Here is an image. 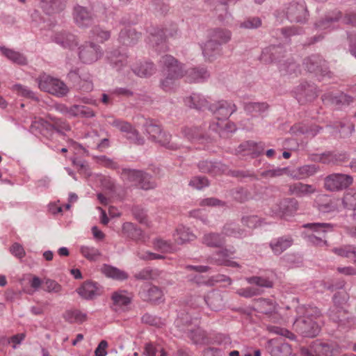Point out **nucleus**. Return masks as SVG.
Here are the masks:
<instances>
[{
    "instance_id": "obj_7",
    "label": "nucleus",
    "mask_w": 356,
    "mask_h": 356,
    "mask_svg": "<svg viewBox=\"0 0 356 356\" xmlns=\"http://www.w3.org/2000/svg\"><path fill=\"white\" fill-rule=\"evenodd\" d=\"M334 305L329 309L330 318L334 322L345 323L348 319V314L344 305L346 302V296L339 293L333 298Z\"/></svg>"
},
{
    "instance_id": "obj_6",
    "label": "nucleus",
    "mask_w": 356,
    "mask_h": 356,
    "mask_svg": "<svg viewBox=\"0 0 356 356\" xmlns=\"http://www.w3.org/2000/svg\"><path fill=\"white\" fill-rule=\"evenodd\" d=\"M353 183L352 176L346 174L333 173L325 178L324 186L329 191H339L347 188Z\"/></svg>"
},
{
    "instance_id": "obj_40",
    "label": "nucleus",
    "mask_w": 356,
    "mask_h": 356,
    "mask_svg": "<svg viewBox=\"0 0 356 356\" xmlns=\"http://www.w3.org/2000/svg\"><path fill=\"white\" fill-rule=\"evenodd\" d=\"M210 37L216 40L218 43L221 44L228 42L232 38V33L230 31L227 29H216L212 31Z\"/></svg>"
},
{
    "instance_id": "obj_16",
    "label": "nucleus",
    "mask_w": 356,
    "mask_h": 356,
    "mask_svg": "<svg viewBox=\"0 0 356 356\" xmlns=\"http://www.w3.org/2000/svg\"><path fill=\"white\" fill-rule=\"evenodd\" d=\"M140 38V33L136 31L134 28L127 26L120 31L118 41L123 45L131 46L135 44Z\"/></svg>"
},
{
    "instance_id": "obj_19",
    "label": "nucleus",
    "mask_w": 356,
    "mask_h": 356,
    "mask_svg": "<svg viewBox=\"0 0 356 356\" xmlns=\"http://www.w3.org/2000/svg\"><path fill=\"white\" fill-rule=\"evenodd\" d=\"M76 291L81 297L86 300L92 299L99 295L96 284L91 282H84Z\"/></svg>"
},
{
    "instance_id": "obj_61",
    "label": "nucleus",
    "mask_w": 356,
    "mask_h": 356,
    "mask_svg": "<svg viewBox=\"0 0 356 356\" xmlns=\"http://www.w3.org/2000/svg\"><path fill=\"white\" fill-rule=\"evenodd\" d=\"M267 330L271 333L284 336L291 339H295L294 334L284 328L277 326H268Z\"/></svg>"
},
{
    "instance_id": "obj_2",
    "label": "nucleus",
    "mask_w": 356,
    "mask_h": 356,
    "mask_svg": "<svg viewBox=\"0 0 356 356\" xmlns=\"http://www.w3.org/2000/svg\"><path fill=\"white\" fill-rule=\"evenodd\" d=\"M307 229V241L316 246H327L326 233L332 232L333 225L330 223H307L303 225Z\"/></svg>"
},
{
    "instance_id": "obj_18",
    "label": "nucleus",
    "mask_w": 356,
    "mask_h": 356,
    "mask_svg": "<svg viewBox=\"0 0 356 356\" xmlns=\"http://www.w3.org/2000/svg\"><path fill=\"white\" fill-rule=\"evenodd\" d=\"M293 243V241L291 237L282 236L271 241L269 246L275 255H280L290 248Z\"/></svg>"
},
{
    "instance_id": "obj_49",
    "label": "nucleus",
    "mask_w": 356,
    "mask_h": 356,
    "mask_svg": "<svg viewBox=\"0 0 356 356\" xmlns=\"http://www.w3.org/2000/svg\"><path fill=\"white\" fill-rule=\"evenodd\" d=\"M11 89L13 91L17 92L18 95L34 99L35 101L39 100L38 98L35 96V93L26 86H22L21 84H15L12 86Z\"/></svg>"
},
{
    "instance_id": "obj_13",
    "label": "nucleus",
    "mask_w": 356,
    "mask_h": 356,
    "mask_svg": "<svg viewBox=\"0 0 356 356\" xmlns=\"http://www.w3.org/2000/svg\"><path fill=\"white\" fill-rule=\"evenodd\" d=\"M286 15L291 21L297 22L305 21L307 16V11L305 3H291L286 9Z\"/></svg>"
},
{
    "instance_id": "obj_20",
    "label": "nucleus",
    "mask_w": 356,
    "mask_h": 356,
    "mask_svg": "<svg viewBox=\"0 0 356 356\" xmlns=\"http://www.w3.org/2000/svg\"><path fill=\"white\" fill-rule=\"evenodd\" d=\"M140 294L145 300L152 302L156 303L163 300V292L156 286H150L147 289H143Z\"/></svg>"
},
{
    "instance_id": "obj_5",
    "label": "nucleus",
    "mask_w": 356,
    "mask_h": 356,
    "mask_svg": "<svg viewBox=\"0 0 356 356\" xmlns=\"http://www.w3.org/2000/svg\"><path fill=\"white\" fill-rule=\"evenodd\" d=\"M162 75L181 78L184 76V65L170 55H165L159 60Z\"/></svg>"
},
{
    "instance_id": "obj_29",
    "label": "nucleus",
    "mask_w": 356,
    "mask_h": 356,
    "mask_svg": "<svg viewBox=\"0 0 356 356\" xmlns=\"http://www.w3.org/2000/svg\"><path fill=\"white\" fill-rule=\"evenodd\" d=\"M184 102L188 106L197 109L209 107L207 100L200 94L193 93L187 97Z\"/></svg>"
},
{
    "instance_id": "obj_10",
    "label": "nucleus",
    "mask_w": 356,
    "mask_h": 356,
    "mask_svg": "<svg viewBox=\"0 0 356 356\" xmlns=\"http://www.w3.org/2000/svg\"><path fill=\"white\" fill-rule=\"evenodd\" d=\"M209 108L216 115L218 119H227L236 111L235 104L225 100H220L211 104Z\"/></svg>"
},
{
    "instance_id": "obj_14",
    "label": "nucleus",
    "mask_w": 356,
    "mask_h": 356,
    "mask_svg": "<svg viewBox=\"0 0 356 356\" xmlns=\"http://www.w3.org/2000/svg\"><path fill=\"white\" fill-rule=\"evenodd\" d=\"M303 65L310 72L324 74L326 72L325 61L318 55H312L307 58Z\"/></svg>"
},
{
    "instance_id": "obj_22",
    "label": "nucleus",
    "mask_w": 356,
    "mask_h": 356,
    "mask_svg": "<svg viewBox=\"0 0 356 356\" xmlns=\"http://www.w3.org/2000/svg\"><path fill=\"white\" fill-rule=\"evenodd\" d=\"M108 60L111 65L117 71H120L127 64V56L121 54L118 50H114L109 53Z\"/></svg>"
},
{
    "instance_id": "obj_11",
    "label": "nucleus",
    "mask_w": 356,
    "mask_h": 356,
    "mask_svg": "<svg viewBox=\"0 0 356 356\" xmlns=\"http://www.w3.org/2000/svg\"><path fill=\"white\" fill-rule=\"evenodd\" d=\"M74 19L76 24L81 28L90 26L94 19V15L86 7L76 6L74 8Z\"/></svg>"
},
{
    "instance_id": "obj_35",
    "label": "nucleus",
    "mask_w": 356,
    "mask_h": 356,
    "mask_svg": "<svg viewBox=\"0 0 356 356\" xmlns=\"http://www.w3.org/2000/svg\"><path fill=\"white\" fill-rule=\"evenodd\" d=\"M341 203L344 209H356V188H352L344 193Z\"/></svg>"
},
{
    "instance_id": "obj_55",
    "label": "nucleus",
    "mask_w": 356,
    "mask_h": 356,
    "mask_svg": "<svg viewBox=\"0 0 356 356\" xmlns=\"http://www.w3.org/2000/svg\"><path fill=\"white\" fill-rule=\"evenodd\" d=\"M261 26V20L258 17H249L240 23V28L245 29H257Z\"/></svg>"
},
{
    "instance_id": "obj_58",
    "label": "nucleus",
    "mask_w": 356,
    "mask_h": 356,
    "mask_svg": "<svg viewBox=\"0 0 356 356\" xmlns=\"http://www.w3.org/2000/svg\"><path fill=\"white\" fill-rule=\"evenodd\" d=\"M44 284L46 287L45 291L48 293H58L63 289L62 286L54 280L45 278Z\"/></svg>"
},
{
    "instance_id": "obj_57",
    "label": "nucleus",
    "mask_w": 356,
    "mask_h": 356,
    "mask_svg": "<svg viewBox=\"0 0 356 356\" xmlns=\"http://www.w3.org/2000/svg\"><path fill=\"white\" fill-rule=\"evenodd\" d=\"M170 138L171 136L170 134L163 131L161 134V136H158L155 141L168 149H177L178 146L176 144L174 143H170Z\"/></svg>"
},
{
    "instance_id": "obj_47",
    "label": "nucleus",
    "mask_w": 356,
    "mask_h": 356,
    "mask_svg": "<svg viewBox=\"0 0 356 356\" xmlns=\"http://www.w3.org/2000/svg\"><path fill=\"white\" fill-rule=\"evenodd\" d=\"M272 356H291L292 349L286 343H282L273 347L270 350Z\"/></svg>"
},
{
    "instance_id": "obj_63",
    "label": "nucleus",
    "mask_w": 356,
    "mask_h": 356,
    "mask_svg": "<svg viewBox=\"0 0 356 356\" xmlns=\"http://www.w3.org/2000/svg\"><path fill=\"white\" fill-rule=\"evenodd\" d=\"M138 186L144 190H149L155 188L156 184L152 180L151 176L144 173L142 180L140 181Z\"/></svg>"
},
{
    "instance_id": "obj_4",
    "label": "nucleus",
    "mask_w": 356,
    "mask_h": 356,
    "mask_svg": "<svg viewBox=\"0 0 356 356\" xmlns=\"http://www.w3.org/2000/svg\"><path fill=\"white\" fill-rule=\"evenodd\" d=\"M102 55L101 47L92 42H86L78 48L79 58L85 64H91L97 61Z\"/></svg>"
},
{
    "instance_id": "obj_62",
    "label": "nucleus",
    "mask_w": 356,
    "mask_h": 356,
    "mask_svg": "<svg viewBox=\"0 0 356 356\" xmlns=\"http://www.w3.org/2000/svg\"><path fill=\"white\" fill-rule=\"evenodd\" d=\"M200 170L204 173H216V165L211 161H202L198 163Z\"/></svg>"
},
{
    "instance_id": "obj_46",
    "label": "nucleus",
    "mask_w": 356,
    "mask_h": 356,
    "mask_svg": "<svg viewBox=\"0 0 356 356\" xmlns=\"http://www.w3.org/2000/svg\"><path fill=\"white\" fill-rule=\"evenodd\" d=\"M246 281L250 284H255L258 286L259 289L272 288L273 286V283L271 280L268 278L259 276L247 277Z\"/></svg>"
},
{
    "instance_id": "obj_59",
    "label": "nucleus",
    "mask_w": 356,
    "mask_h": 356,
    "mask_svg": "<svg viewBox=\"0 0 356 356\" xmlns=\"http://www.w3.org/2000/svg\"><path fill=\"white\" fill-rule=\"evenodd\" d=\"M189 186L195 189L201 190L209 186V181L204 177H194L191 179Z\"/></svg>"
},
{
    "instance_id": "obj_27",
    "label": "nucleus",
    "mask_w": 356,
    "mask_h": 356,
    "mask_svg": "<svg viewBox=\"0 0 356 356\" xmlns=\"http://www.w3.org/2000/svg\"><path fill=\"white\" fill-rule=\"evenodd\" d=\"M122 231L125 236L134 241H140L143 238V231L131 222H124L122 225Z\"/></svg>"
},
{
    "instance_id": "obj_28",
    "label": "nucleus",
    "mask_w": 356,
    "mask_h": 356,
    "mask_svg": "<svg viewBox=\"0 0 356 356\" xmlns=\"http://www.w3.org/2000/svg\"><path fill=\"white\" fill-rule=\"evenodd\" d=\"M174 237L175 241L179 244H183L195 238V234L188 228L182 225L177 228Z\"/></svg>"
},
{
    "instance_id": "obj_33",
    "label": "nucleus",
    "mask_w": 356,
    "mask_h": 356,
    "mask_svg": "<svg viewBox=\"0 0 356 356\" xmlns=\"http://www.w3.org/2000/svg\"><path fill=\"white\" fill-rule=\"evenodd\" d=\"M182 134L184 138L191 142L204 140L203 132L197 127H185L182 129Z\"/></svg>"
},
{
    "instance_id": "obj_23",
    "label": "nucleus",
    "mask_w": 356,
    "mask_h": 356,
    "mask_svg": "<svg viewBox=\"0 0 356 356\" xmlns=\"http://www.w3.org/2000/svg\"><path fill=\"white\" fill-rule=\"evenodd\" d=\"M111 125L118 129L122 132L127 133L128 139L137 140L139 143V140L138 139V133L129 123L120 120H114L111 122Z\"/></svg>"
},
{
    "instance_id": "obj_32",
    "label": "nucleus",
    "mask_w": 356,
    "mask_h": 356,
    "mask_svg": "<svg viewBox=\"0 0 356 356\" xmlns=\"http://www.w3.org/2000/svg\"><path fill=\"white\" fill-rule=\"evenodd\" d=\"M202 242L208 247L218 248L225 243V239L220 234L207 233L204 234Z\"/></svg>"
},
{
    "instance_id": "obj_56",
    "label": "nucleus",
    "mask_w": 356,
    "mask_h": 356,
    "mask_svg": "<svg viewBox=\"0 0 356 356\" xmlns=\"http://www.w3.org/2000/svg\"><path fill=\"white\" fill-rule=\"evenodd\" d=\"M152 244L154 249L164 252H170L172 249V245L170 241L161 238L154 239Z\"/></svg>"
},
{
    "instance_id": "obj_9",
    "label": "nucleus",
    "mask_w": 356,
    "mask_h": 356,
    "mask_svg": "<svg viewBox=\"0 0 356 356\" xmlns=\"http://www.w3.org/2000/svg\"><path fill=\"white\" fill-rule=\"evenodd\" d=\"M298 209V203L294 199L286 198L277 201L270 208L273 216L280 218L292 216Z\"/></svg>"
},
{
    "instance_id": "obj_48",
    "label": "nucleus",
    "mask_w": 356,
    "mask_h": 356,
    "mask_svg": "<svg viewBox=\"0 0 356 356\" xmlns=\"http://www.w3.org/2000/svg\"><path fill=\"white\" fill-rule=\"evenodd\" d=\"M80 252L85 258L90 261H95L101 256L100 251L94 247L81 246Z\"/></svg>"
},
{
    "instance_id": "obj_64",
    "label": "nucleus",
    "mask_w": 356,
    "mask_h": 356,
    "mask_svg": "<svg viewBox=\"0 0 356 356\" xmlns=\"http://www.w3.org/2000/svg\"><path fill=\"white\" fill-rule=\"evenodd\" d=\"M338 201V200H330L327 203L319 204L318 210L324 213H329L337 211Z\"/></svg>"
},
{
    "instance_id": "obj_41",
    "label": "nucleus",
    "mask_w": 356,
    "mask_h": 356,
    "mask_svg": "<svg viewBox=\"0 0 356 356\" xmlns=\"http://www.w3.org/2000/svg\"><path fill=\"white\" fill-rule=\"evenodd\" d=\"M258 306L261 312L268 314L275 313L277 309V305L271 300L259 298L257 300Z\"/></svg>"
},
{
    "instance_id": "obj_36",
    "label": "nucleus",
    "mask_w": 356,
    "mask_h": 356,
    "mask_svg": "<svg viewBox=\"0 0 356 356\" xmlns=\"http://www.w3.org/2000/svg\"><path fill=\"white\" fill-rule=\"evenodd\" d=\"M144 173L145 172L140 170L124 169L122 175L124 179H127L128 181L138 186L140 181L142 180Z\"/></svg>"
},
{
    "instance_id": "obj_53",
    "label": "nucleus",
    "mask_w": 356,
    "mask_h": 356,
    "mask_svg": "<svg viewBox=\"0 0 356 356\" xmlns=\"http://www.w3.org/2000/svg\"><path fill=\"white\" fill-rule=\"evenodd\" d=\"M263 293V290L259 288L254 287H247L239 289L236 291V293L241 297L250 298L253 296L261 295Z\"/></svg>"
},
{
    "instance_id": "obj_34",
    "label": "nucleus",
    "mask_w": 356,
    "mask_h": 356,
    "mask_svg": "<svg viewBox=\"0 0 356 356\" xmlns=\"http://www.w3.org/2000/svg\"><path fill=\"white\" fill-rule=\"evenodd\" d=\"M56 42L64 48L72 49L77 44L75 35L70 33H62L56 38Z\"/></svg>"
},
{
    "instance_id": "obj_21",
    "label": "nucleus",
    "mask_w": 356,
    "mask_h": 356,
    "mask_svg": "<svg viewBox=\"0 0 356 356\" xmlns=\"http://www.w3.org/2000/svg\"><path fill=\"white\" fill-rule=\"evenodd\" d=\"M63 318L70 323L81 324L87 321L88 315L79 309H71L66 310L63 314Z\"/></svg>"
},
{
    "instance_id": "obj_37",
    "label": "nucleus",
    "mask_w": 356,
    "mask_h": 356,
    "mask_svg": "<svg viewBox=\"0 0 356 356\" xmlns=\"http://www.w3.org/2000/svg\"><path fill=\"white\" fill-rule=\"evenodd\" d=\"M91 38L98 42L103 43L111 38V32L99 26H95L90 31Z\"/></svg>"
},
{
    "instance_id": "obj_50",
    "label": "nucleus",
    "mask_w": 356,
    "mask_h": 356,
    "mask_svg": "<svg viewBox=\"0 0 356 356\" xmlns=\"http://www.w3.org/2000/svg\"><path fill=\"white\" fill-rule=\"evenodd\" d=\"M289 168H275L273 169L266 170L261 173V176L263 177L274 178L281 177L284 175H289Z\"/></svg>"
},
{
    "instance_id": "obj_51",
    "label": "nucleus",
    "mask_w": 356,
    "mask_h": 356,
    "mask_svg": "<svg viewBox=\"0 0 356 356\" xmlns=\"http://www.w3.org/2000/svg\"><path fill=\"white\" fill-rule=\"evenodd\" d=\"M241 222L244 226L254 229L261 225L263 220L257 216L250 215L242 217Z\"/></svg>"
},
{
    "instance_id": "obj_30",
    "label": "nucleus",
    "mask_w": 356,
    "mask_h": 356,
    "mask_svg": "<svg viewBox=\"0 0 356 356\" xmlns=\"http://www.w3.org/2000/svg\"><path fill=\"white\" fill-rule=\"evenodd\" d=\"M1 53L10 61L19 65H26L27 60L26 56L19 51H16L6 47H0Z\"/></svg>"
},
{
    "instance_id": "obj_8",
    "label": "nucleus",
    "mask_w": 356,
    "mask_h": 356,
    "mask_svg": "<svg viewBox=\"0 0 356 356\" xmlns=\"http://www.w3.org/2000/svg\"><path fill=\"white\" fill-rule=\"evenodd\" d=\"M133 299L131 293L126 290H118L111 293V308L117 313H122L129 310Z\"/></svg>"
},
{
    "instance_id": "obj_26",
    "label": "nucleus",
    "mask_w": 356,
    "mask_h": 356,
    "mask_svg": "<svg viewBox=\"0 0 356 356\" xmlns=\"http://www.w3.org/2000/svg\"><path fill=\"white\" fill-rule=\"evenodd\" d=\"M207 305L214 311H219L224 307L222 295L216 291H211L205 298Z\"/></svg>"
},
{
    "instance_id": "obj_31",
    "label": "nucleus",
    "mask_w": 356,
    "mask_h": 356,
    "mask_svg": "<svg viewBox=\"0 0 356 356\" xmlns=\"http://www.w3.org/2000/svg\"><path fill=\"white\" fill-rule=\"evenodd\" d=\"M101 270L103 274L112 279L124 280L128 278V275L126 272L112 266L104 264Z\"/></svg>"
},
{
    "instance_id": "obj_42",
    "label": "nucleus",
    "mask_w": 356,
    "mask_h": 356,
    "mask_svg": "<svg viewBox=\"0 0 356 356\" xmlns=\"http://www.w3.org/2000/svg\"><path fill=\"white\" fill-rule=\"evenodd\" d=\"M268 104L264 102H249L246 103L244 106L245 111L253 115L260 114L266 111L268 109Z\"/></svg>"
},
{
    "instance_id": "obj_38",
    "label": "nucleus",
    "mask_w": 356,
    "mask_h": 356,
    "mask_svg": "<svg viewBox=\"0 0 356 356\" xmlns=\"http://www.w3.org/2000/svg\"><path fill=\"white\" fill-rule=\"evenodd\" d=\"M134 72L140 77H148L155 72V67L152 63L145 62L133 69Z\"/></svg>"
},
{
    "instance_id": "obj_60",
    "label": "nucleus",
    "mask_w": 356,
    "mask_h": 356,
    "mask_svg": "<svg viewBox=\"0 0 356 356\" xmlns=\"http://www.w3.org/2000/svg\"><path fill=\"white\" fill-rule=\"evenodd\" d=\"M145 131L149 137L154 141L158 136H161V134L163 132L159 126L152 124H147L145 125Z\"/></svg>"
},
{
    "instance_id": "obj_45",
    "label": "nucleus",
    "mask_w": 356,
    "mask_h": 356,
    "mask_svg": "<svg viewBox=\"0 0 356 356\" xmlns=\"http://www.w3.org/2000/svg\"><path fill=\"white\" fill-rule=\"evenodd\" d=\"M313 350L317 356H329L332 355L333 349L326 343L316 341L313 342Z\"/></svg>"
},
{
    "instance_id": "obj_52",
    "label": "nucleus",
    "mask_w": 356,
    "mask_h": 356,
    "mask_svg": "<svg viewBox=\"0 0 356 356\" xmlns=\"http://www.w3.org/2000/svg\"><path fill=\"white\" fill-rule=\"evenodd\" d=\"M42 6L48 12H56L63 8L61 0H42Z\"/></svg>"
},
{
    "instance_id": "obj_54",
    "label": "nucleus",
    "mask_w": 356,
    "mask_h": 356,
    "mask_svg": "<svg viewBox=\"0 0 356 356\" xmlns=\"http://www.w3.org/2000/svg\"><path fill=\"white\" fill-rule=\"evenodd\" d=\"M339 156H341V158H337V155L332 153H324L318 156L316 160L325 164H330L334 163L338 160L344 161L346 159V156L345 154L340 155Z\"/></svg>"
},
{
    "instance_id": "obj_17",
    "label": "nucleus",
    "mask_w": 356,
    "mask_h": 356,
    "mask_svg": "<svg viewBox=\"0 0 356 356\" xmlns=\"http://www.w3.org/2000/svg\"><path fill=\"white\" fill-rule=\"evenodd\" d=\"M202 54L207 60L212 61L220 54V46L216 40L211 37L205 43L201 46Z\"/></svg>"
},
{
    "instance_id": "obj_12",
    "label": "nucleus",
    "mask_w": 356,
    "mask_h": 356,
    "mask_svg": "<svg viewBox=\"0 0 356 356\" xmlns=\"http://www.w3.org/2000/svg\"><path fill=\"white\" fill-rule=\"evenodd\" d=\"M319 170V167L315 164H306L293 170L289 169V176L296 180L306 179L316 175Z\"/></svg>"
},
{
    "instance_id": "obj_43",
    "label": "nucleus",
    "mask_w": 356,
    "mask_h": 356,
    "mask_svg": "<svg viewBox=\"0 0 356 356\" xmlns=\"http://www.w3.org/2000/svg\"><path fill=\"white\" fill-rule=\"evenodd\" d=\"M238 153H244L257 156L260 154V151L257 150V144L253 141H246L241 143L237 149Z\"/></svg>"
},
{
    "instance_id": "obj_39",
    "label": "nucleus",
    "mask_w": 356,
    "mask_h": 356,
    "mask_svg": "<svg viewBox=\"0 0 356 356\" xmlns=\"http://www.w3.org/2000/svg\"><path fill=\"white\" fill-rule=\"evenodd\" d=\"M162 76L160 80V87L165 92L174 91L178 86V80L180 78L167 75H162Z\"/></svg>"
},
{
    "instance_id": "obj_15",
    "label": "nucleus",
    "mask_w": 356,
    "mask_h": 356,
    "mask_svg": "<svg viewBox=\"0 0 356 356\" xmlns=\"http://www.w3.org/2000/svg\"><path fill=\"white\" fill-rule=\"evenodd\" d=\"M289 194L302 197L316 193V188L312 184L296 182L288 186Z\"/></svg>"
},
{
    "instance_id": "obj_25",
    "label": "nucleus",
    "mask_w": 356,
    "mask_h": 356,
    "mask_svg": "<svg viewBox=\"0 0 356 356\" xmlns=\"http://www.w3.org/2000/svg\"><path fill=\"white\" fill-rule=\"evenodd\" d=\"M222 234L227 236H232L237 238L245 237L247 232L239 227V225L235 222L226 223L222 230Z\"/></svg>"
},
{
    "instance_id": "obj_3",
    "label": "nucleus",
    "mask_w": 356,
    "mask_h": 356,
    "mask_svg": "<svg viewBox=\"0 0 356 356\" xmlns=\"http://www.w3.org/2000/svg\"><path fill=\"white\" fill-rule=\"evenodd\" d=\"M38 88L46 92L58 97H63L67 95L69 88L61 80L47 74H42L37 79Z\"/></svg>"
},
{
    "instance_id": "obj_24",
    "label": "nucleus",
    "mask_w": 356,
    "mask_h": 356,
    "mask_svg": "<svg viewBox=\"0 0 356 356\" xmlns=\"http://www.w3.org/2000/svg\"><path fill=\"white\" fill-rule=\"evenodd\" d=\"M186 79L189 82H200L207 79L210 74L204 68H191L186 71Z\"/></svg>"
},
{
    "instance_id": "obj_1",
    "label": "nucleus",
    "mask_w": 356,
    "mask_h": 356,
    "mask_svg": "<svg viewBox=\"0 0 356 356\" xmlns=\"http://www.w3.org/2000/svg\"><path fill=\"white\" fill-rule=\"evenodd\" d=\"M321 316V312L316 307L309 305L305 308L303 316L296 320L294 327L303 337H314L320 332V327L315 320Z\"/></svg>"
},
{
    "instance_id": "obj_44",
    "label": "nucleus",
    "mask_w": 356,
    "mask_h": 356,
    "mask_svg": "<svg viewBox=\"0 0 356 356\" xmlns=\"http://www.w3.org/2000/svg\"><path fill=\"white\" fill-rule=\"evenodd\" d=\"M332 252L336 254L343 257L356 258V247L351 245H346L339 248H335Z\"/></svg>"
}]
</instances>
